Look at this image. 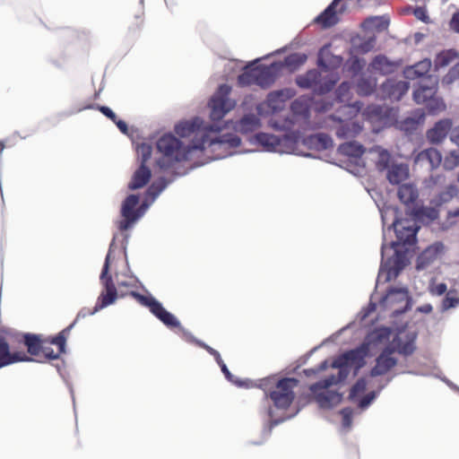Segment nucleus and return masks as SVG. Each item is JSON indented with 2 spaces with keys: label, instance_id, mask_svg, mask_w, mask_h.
Wrapping results in <instances>:
<instances>
[{
  "label": "nucleus",
  "instance_id": "ddd939ff",
  "mask_svg": "<svg viewBox=\"0 0 459 459\" xmlns=\"http://www.w3.org/2000/svg\"><path fill=\"white\" fill-rule=\"evenodd\" d=\"M139 204V196L137 195H129L122 203L121 216L123 220L118 223V229L122 231L131 229L139 220L137 205Z\"/></svg>",
  "mask_w": 459,
  "mask_h": 459
},
{
  "label": "nucleus",
  "instance_id": "9d476101",
  "mask_svg": "<svg viewBox=\"0 0 459 459\" xmlns=\"http://www.w3.org/2000/svg\"><path fill=\"white\" fill-rule=\"evenodd\" d=\"M437 77L429 75L426 82H420L417 89L413 91V100L418 104H426L430 112L435 113L445 108L443 100L436 96L437 89Z\"/></svg>",
  "mask_w": 459,
  "mask_h": 459
},
{
  "label": "nucleus",
  "instance_id": "f03ea898",
  "mask_svg": "<svg viewBox=\"0 0 459 459\" xmlns=\"http://www.w3.org/2000/svg\"><path fill=\"white\" fill-rule=\"evenodd\" d=\"M396 236V240L389 244L384 242L381 247V264L377 278V283L386 282L394 279L403 270L408 263L407 245H413L419 226L413 220H395L392 225Z\"/></svg>",
  "mask_w": 459,
  "mask_h": 459
},
{
  "label": "nucleus",
  "instance_id": "0e129e2a",
  "mask_svg": "<svg viewBox=\"0 0 459 459\" xmlns=\"http://www.w3.org/2000/svg\"><path fill=\"white\" fill-rule=\"evenodd\" d=\"M413 13L417 19H419L422 22H426L427 19H429L426 10L422 7L415 8L413 11Z\"/></svg>",
  "mask_w": 459,
  "mask_h": 459
},
{
  "label": "nucleus",
  "instance_id": "c756f323",
  "mask_svg": "<svg viewBox=\"0 0 459 459\" xmlns=\"http://www.w3.org/2000/svg\"><path fill=\"white\" fill-rule=\"evenodd\" d=\"M260 126V119L255 114L244 116L237 126V130L242 134H248L255 131Z\"/></svg>",
  "mask_w": 459,
  "mask_h": 459
},
{
  "label": "nucleus",
  "instance_id": "2eb2a0df",
  "mask_svg": "<svg viewBox=\"0 0 459 459\" xmlns=\"http://www.w3.org/2000/svg\"><path fill=\"white\" fill-rule=\"evenodd\" d=\"M394 348L386 347L376 359V365L370 370V377H376L387 374L397 364V359L393 357Z\"/></svg>",
  "mask_w": 459,
  "mask_h": 459
},
{
  "label": "nucleus",
  "instance_id": "423d86ee",
  "mask_svg": "<svg viewBox=\"0 0 459 459\" xmlns=\"http://www.w3.org/2000/svg\"><path fill=\"white\" fill-rule=\"evenodd\" d=\"M369 153L375 160L377 170L385 172V178L390 184L399 185L408 178L410 174L408 164L395 160L387 150L376 145L369 149Z\"/></svg>",
  "mask_w": 459,
  "mask_h": 459
},
{
  "label": "nucleus",
  "instance_id": "09e8293b",
  "mask_svg": "<svg viewBox=\"0 0 459 459\" xmlns=\"http://www.w3.org/2000/svg\"><path fill=\"white\" fill-rule=\"evenodd\" d=\"M137 154L140 165H145L152 156V147L148 143H142L137 147Z\"/></svg>",
  "mask_w": 459,
  "mask_h": 459
},
{
  "label": "nucleus",
  "instance_id": "338daca9",
  "mask_svg": "<svg viewBox=\"0 0 459 459\" xmlns=\"http://www.w3.org/2000/svg\"><path fill=\"white\" fill-rule=\"evenodd\" d=\"M327 368H328V361L327 360H324L323 362H321V364L316 368L307 369V370H305V372H306L307 375H308L309 372H312V373L316 374V373H319L321 371L325 370Z\"/></svg>",
  "mask_w": 459,
  "mask_h": 459
},
{
  "label": "nucleus",
  "instance_id": "bb28decb",
  "mask_svg": "<svg viewBox=\"0 0 459 459\" xmlns=\"http://www.w3.org/2000/svg\"><path fill=\"white\" fill-rule=\"evenodd\" d=\"M251 142L263 146L267 152H277L281 141L274 134L259 133L253 137Z\"/></svg>",
  "mask_w": 459,
  "mask_h": 459
},
{
  "label": "nucleus",
  "instance_id": "e433bc0d",
  "mask_svg": "<svg viewBox=\"0 0 459 459\" xmlns=\"http://www.w3.org/2000/svg\"><path fill=\"white\" fill-rule=\"evenodd\" d=\"M24 344L28 349V352L32 356H37L41 351L40 336L34 333H25L23 335Z\"/></svg>",
  "mask_w": 459,
  "mask_h": 459
},
{
  "label": "nucleus",
  "instance_id": "3c124183",
  "mask_svg": "<svg viewBox=\"0 0 459 459\" xmlns=\"http://www.w3.org/2000/svg\"><path fill=\"white\" fill-rule=\"evenodd\" d=\"M367 380L365 377H360L352 385L350 391L349 399L353 400L359 393H362L367 388Z\"/></svg>",
  "mask_w": 459,
  "mask_h": 459
},
{
  "label": "nucleus",
  "instance_id": "dca6fc26",
  "mask_svg": "<svg viewBox=\"0 0 459 459\" xmlns=\"http://www.w3.org/2000/svg\"><path fill=\"white\" fill-rule=\"evenodd\" d=\"M173 179H167L164 177L152 182L145 194V200L137 208L139 219L143 216L145 212L149 209L150 205L156 200L160 193L170 184Z\"/></svg>",
  "mask_w": 459,
  "mask_h": 459
},
{
  "label": "nucleus",
  "instance_id": "864d4df0",
  "mask_svg": "<svg viewBox=\"0 0 459 459\" xmlns=\"http://www.w3.org/2000/svg\"><path fill=\"white\" fill-rule=\"evenodd\" d=\"M416 114L417 117H408L404 119V124L408 125L407 128H414L417 125H419L424 120L425 116L422 111L418 110Z\"/></svg>",
  "mask_w": 459,
  "mask_h": 459
},
{
  "label": "nucleus",
  "instance_id": "4468645a",
  "mask_svg": "<svg viewBox=\"0 0 459 459\" xmlns=\"http://www.w3.org/2000/svg\"><path fill=\"white\" fill-rule=\"evenodd\" d=\"M445 247L441 242H436L426 247L418 256L416 261V269L418 271L427 270L437 259L441 257Z\"/></svg>",
  "mask_w": 459,
  "mask_h": 459
},
{
  "label": "nucleus",
  "instance_id": "412c9836",
  "mask_svg": "<svg viewBox=\"0 0 459 459\" xmlns=\"http://www.w3.org/2000/svg\"><path fill=\"white\" fill-rule=\"evenodd\" d=\"M19 361H35L34 359L19 352L12 353L4 338L0 337V368Z\"/></svg>",
  "mask_w": 459,
  "mask_h": 459
},
{
  "label": "nucleus",
  "instance_id": "f704fd0d",
  "mask_svg": "<svg viewBox=\"0 0 459 459\" xmlns=\"http://www.w3.org/2000/svg\"><path fill=\"white\" fill-rule=\"evenodd\" d=\"M362 25L366 30L382 31L387 29L389 20L385 16H370L364 21Z\"/></svg>",
  "mask_w": 459,
  "mask_h": 459
},
{
  "label": "nucleus",
  "instance_id": "5fc2aeb1",
  "mask_svg": "<svg viewBox=\"0 0 459 459\" xmlns=\"http://www.w3.org/2000/svg\"><path fill=\"white\" fill-rule=\"evenodd\" d=\"M342 417V427L344 429H350L351 426V419L353 415V410L351 408H344L340 411Z\"/></svg>",
  "mask_w": 459,
  "mask_h": 459
},
{
  "label": "nucleus",
  "instance_id": "20e7f679",
  "mask_svg": "<svg viewBox=\"0 0 459 459\" xmlns=\"http://www.w3.org/2000/svg\"><path fill=\"white\" fill-rule=\"evenodd\" d=\"M368 355V344L361 343L359 347L350 350L339 357L332 363V368H338V375H331L326 378L317 381L310 385V391L316 393L344 381L350 374V367H354V375L366 364V357Z\"/></svg>",
  "mask_w": 459,
  "mask_h": 459
},
{
  "label": "nucleus",
  "instance_id": "7c9ffc66",
  "mask_svg": "<svg viewBox=\"0 0 459 459\" xmlns=\"http://www.w3.org/2000/svg\"><path fill=\"white\" fill-rule=\"evenodd\" d=\"M338 152L345 156L359 158L365 152V148L356 141H348L339 145Z\"/></svg>",
  "mask_w": 459,
  "mask_h": 459
},
{
  "label": "nucleus",
  "instance_id": "4d7b16f0",
  "mask_svg": "<svg viewBox=\"0 0 459 459\" xmlns=\"http://www.w3.org/2000/svg\"><path fill=\"white\" fill-rule=\"evenodd\" d=\"M222 373L224 374L225 377L231 383H234L235 385L238 386H242V382L235 380L234 376L230 372L229 368H227L226 364L223 363L220 365Z\"/></svg>",
  "mask_w": 459,
  "mask_h": 459
},
{
  "label": "nucleus",
  "instance_id": "bf43d9fd",
  "mask_svg": "<svg viewBox=\"0 0 459 459\" xmlns=\"http://www.w3.org/2000/svg\"><path fill=\"white\" fill-rule=\"evenodd\" d=\"M366 112L368 115L378 117L381 116L383 108L379 105H370L367 108Z\"/></svg>",
  "mask_w": 459,
  "mask_h": 459
},
{
  "label": "nucleus",
  "instance_id": "37998d69",
  "mask_svg": "<svg viewBox=\"0 0 459 459\" xmlns=\"http://www.w3.org/2000/svg\"><path fill=\"white\" fill-rule=\"evenodd\" d=\"M74 324L75 321L62 332H60L56 336L51 339L50 342L58 346L59 353H64L65 351L66 337L65 336V333H69Z\"/></svg>",
  "mask_w": 459,
  "mask_h": 459
},
{
  "label": "nucleus",
  "instance_id": "7ed1b4c3",
  "mask_svg": "<svg viewBox=\"0 0 459 459\" xmlns=\"http://www.w3.org/2000/svg\"><path fill=\"white\" fill-rule=\"evenodd\" d=\"M197 135L202 138V143L193 145H184L174 135L169 134L162 135L156 143L157 150L161 153V158L157 160L158 166L162 169H167L183 160H192L198 156L205 148V134L200 132Z\"/></svg>",
  "mask_w": 459,
  "mask_h": 459
},
{
  "label": "nucleus",
  "instance_id": "c85d7f7f",
  "mask_svg": "<svg viewBox=\"0 0 459 459\" xmlns=\"http://www.w3.org/2000/svg\"><path fill=\"white\" fill-rule=\"evenodd\" d=\"M415 340V333H407L405 339L399 338L395 342L397 351L403 356H409L412 354L416 349Z\"/></svg>",
  "mask_w": 459,
  "mask_h": 459
},
{
  "label": "nucleus",
  "instance_id": "58836bf2",
  "mask_svg": "<svg viewBox=\"0 0 459 459\" xmlns=\"http://www.w3.org/2000/svg\"><path fill=\"white\" fill-rule=\"evenodd\" d=\"M390 333H391V332H390L389 328H386V327L378 328V329L375 330L374 332L370 333L366 337V340L362 343H368V351H369L370 343L382 342L383 341L388 340Z\"/></svg>",
  "mask_w": 459,
  "mask_h": 459
},
{
  "label": "nucleus",
  "instance_id": "49530a36",
  "mask_svg": "<svg viewBox=\"0 0 459 459\" xmlns=\"http://www.w3.org/2000/svg\"><path fill=\"white\" fill-rule=\"evenodd\" d=\"M459 166V152L451 151L444 159L443 167L446 170H452Z\"/></svg>",
  "mask_w": 459,
  "mask_h": 459
},
{
  "label": "nucleus",
  "instance_id": "2f4dec72",
  "mask_svg": "<svg viewBox=\"0 0 459 459\" xmlns=\"http://www.w3.org/2000/svg\"><path fill=\"white\" fill-rule=\"evenodd\" d=\"M412 213L415 219L426 222L435 221L438 217V211L429 206H415L412 210Z\"/></svg>",
  "mask_w": 459,
  "mask_h": 459
},
{
  "label": "nucleus",
  "instance_id": "5701e85b",
  "mask_svg": "<svg viewBox=\"0 0 459 459\" xmlns=\"http://www.w3.org/2000/svg\"><path fill=\"white\" fill-rule=\"evenodd\" d=\"M451 126L452 123L449 119L439 120L427 132L428 140L432 143L442 142L451 130Z\"/></svg>",
  "mask_w": 459,
  "mask_h": 459
},
{
  "label": "nucleus",
  "instance_id": "c9c22d12",
  "mask_svg": "<svg viewBox=\"0 0 459 459\" xmlns=\"http://www.w3.org/2000/svg\"><path fill=\"white\" fill-rule=\"evenodd\" d=\"M309 143L317 150H326L333 145V140L325 133H316L309 137Z\"/></svg>",
  "mask_w": 459,
  "mask_h": 459
},
{
  "label": "nucleus",
  "instance_id": "f3484780",
  "mask_svg": "<svg viewBox=\"0 0 459 459\" xmlns=\"http://www.w3.org/2000/svg\"><path fill=\"white\" fill-rule=\"evenodd\" d=\"M441 161L442 155L439 151L435 148L425 149L414 157L415 165L427 171H432L438 168Z\"/></svg>",
  "mask_w": 459,
  "mask_h": 459
},
{
  "label": "nucleus",
  "instance_id": "13d9d810",
  "mask_svg": "<svg viewBox=\"0 0 459 459\" xmlns=\"http://www.w3.org/2000/svg\"><path fill=\"white\" fill-rule=\"evenodd\" d=\"M183 333H184V335L186 336V339L187 341H193V342H195L199 346L204 348L210 354H212V351L214 350L213 348L210 347L209 345L204 343L203 342L201 341H197L195 340L187 331H186L185 329H182Z\"/></svg>",
  "mask_w": 459,
  "mask_h": 459
},
{
  "label": "nucleus",
  "instance_id": "0eeeda50",
  "mask_svg": "<svg viewBox=\"0 0 459 459\" xmlns=\"http://www.w3.org/2000/svg\"><path fill=\"white\" fill-rule=\"evenodd\" d=\"M359 109V102H355L353 106L344 105L328 117L327 124L332 126L339 139H352L360 133L361 126L353 119Z\"/></svg>",
  "mask_w": 459,
  "mask_h": 459
},
{
  "label": "nucleus",
  "instance_id": "cd10ccee",
  "mask_svg": "<svg viewBox=\"0 0 459 459\" xmlns=\"http://www.w3.org/2000/svg\"><path fill=\"white\" fill-rule=\"evenodd\" d=\"M316 400L323 409H330L338 404L342 398V394L334 391L316 392Z\"/></svg>",
  "mask_w": 459,
  "mask_h": 459
},
{
  "label": "nucleus",
  "instance_id": "e2e57ef3",
  "mask_svg": "<svg viewBox=\"0 0 459 459\" xmlns=\"http://www.w3.org/2000/svg\"><path fill=\"white\" fill-rule=\"evenodd\" d=\"M99 110L104 115L106 116L107 117H108L109 119H111L113 122H116V118H117V116L116 114L113 112V110L111 108H109L108 107H106V106H100L99 107Z\"/></svg>",
  "mask_w": 459,
  "mask_h": 459
},
{
  "label": "nucleus",
  "instance_id": "aec40b11",
  "mask_svg": "<svg viewBox=\"0 0 459 459\" xmlns=\"http://www.w3.org/2000/svg\"><path fill=\"white\" fill-rule=\"evenodd\" d=\"M432 63L429 58H425L412 65H408L403 70V75L406 80L421 79L420 82H426V78L429 75V72Z\"/></svg>",
  "mask_w": 459,
  "mask_h": 459
},
{
  "label": "nucleus",
  "instance_id": "f257e3e1",
  "mask_svg": "<svg viewBox=\"0 0 459 459\" xmlns=\"http://www.w3.org/2000/svg\"><path fill=\"white\" fill-rule=\"evenodd\" d=\"M231 91V87L228 84H221L218 90L211 97L208 103L210 108V118L212 123L205 122L200 117H195L192 120H186L178 124L175 131L180 137H188L194 134V139L188 145L202 143V138L197 135L200 132L205 134V148L204 151L211 152H220L215 154L212 160L223 159L227 156L233 155L234 152H228L230 149L238 147L240 143V137L236 134H223L221 135H212V134L220 132L221 126L218 122L221 120L227 113L234 108L236 101L231 100L229 95Z\"/></svg>",
  "mask_w": 459,
  "mask_h": 459
},
{
  "label": "nucleus",
  "instance_id": "8fccbe9b",
  "mask_svg": "<svg viewBox=\"0 0 459 459\" xmlns=\"http://www.w3.org/2000/svg\"><path fill=\"white\" fill-rule=\"evenodd\" d=\"M386 385H381L378 388V391H371L368 394H366L362 399L359 402V408L361 410L367 409L370 403L377 398V394Z\"/></svg>",
  "mask_w": 459,
  "mask_h": 459
},
{
  "label": "nucleus",
  "instance_id": "c03bdc74",
  "mask_svg": "<svg viewBox=\"0 0 459 459\" xmlns=\"http://www.w3.org/2000/svg\"><path fill=\"white\" fill-rule=\"evenodd\" d=\"M290 108L296 115L306 117L308 113V104L303 98H299L291 102Z\"/></svg>",
  "mask_w": 459,
  "mask_h": 459
},
{
  "label": "nucleus",
  "instance_id": "4be33fe9",
  "mask_svg": "<svg viewBox=\"0 0 459 459\" xmlns=\"http://www.w3.org/2000/svg\"><path fill=\"white\" fill-rule=\"evenodd\" d=\"M399 200L406 206H417L419 200V190L412 183L402 184L397 191Z\"/></svg>",
  "mask_w": 459,
  "mask_h": 459
},
{
  "label": "nucleus",
  "instance_id": "052dcab7",
  "mask_svg": "<svg viewBox=\"0 0 459 459\" xmlns=\"http://www.w3.org/2000/svg\"><path fill=\"white\" fill-rule=\"evenodd\" d=\"M446 290L447 287L446 283H437L431 287V292L437 296H441L445 293L446 294Z\"/></svg>",
  "mask_w": 459,
  "mask_h": 459
},
{
  "label": "nucleus",
  "instance_id": "6ab92c4d",
  "mask_svg": "<svg viewBox=\"0 0 459 459\" xmlns=\"http://www.w3.org/2000/svg\"><path fill=\"white\" fill-rule=\"evenodd\" d=\"M342 0H333V2L319 14L315 22L320 23L323 28H330L335 25L339 19L337 14L342 13L346 9L345 4H341Z\"/></svg>",
  "mask_w": 459,
  "mask_h": 459
},
{
  "label": "nucleus",
  "instance_id": "680f3d73",
  "mask_svg": "<svg viewBox=\"0 0 459 459\" xmlns=\"http://www.w3.org/2000/svg\"><path fill=\"white\" fill-rule=\"evenodd\" d=\"M290 417H288V418H281V419H275V420H272L271 422H270V425L268 427H265L264 429V434L268 437L270 434H271V431H272V429L274 427V426H277L279 425L280 423L283 422L286 419H290Z\"/></svg>",
  "mask_w": 459,
  "mask_h": 459
},
{
  "label": "nucleus",
  "instance_id": "72a5a7b5",
  "mask_svg": "<svg viewBox=\"0 0 459 459\" xmlns=\"http://www.w3.org/2000/svg\"><path fill=\"white\" fill-rule=\"evenodd\" d=\"M458 58V53L455 49H447L437 55L434 65L436 68H444Z\"/></svg>",
  "mask_w": 459,
  "mask_h": 459
},
{
  "label": "nucleus",
  "instance_id": "de8ad7c7",
  "mask_svg": "<svg viewBox=\"0 0 459 459\" xmlns=\"http://www.w3.org/2000/svg\"><path fill=\"white\" fill-rule=\"evenodd\" d=\"M351 85L347 82H342L337 88L335 94L339 102H346L350 99Z\"/></svg>",
  "mask_w": 459,
  "mask_h": 459
},
{
  "label": "nucleus",
  "instance_id": "774afa93",
  "mask_svg": "<svg viewBox=\"0 0 459 459\" xmlns=\"http://www.w3.org/2000/svg\"><path fill=\"white\" fill-rule=\"evenodd\" d=\"M450 140L459 147V126L451 130Z\"/></svg>",
  "mask_w": 459,
  "mask_h": 459
},
{
  "label": "nucleus",
  "instance_id": "ea45409f",
  "mask_svg": "<svg viewBox=\"0 0 459 459\" xmlns=\"http://www.w3.org/2000/svg\"><path fill=\"white\" fill-rule=\"evenodd\" d=\"M131 295L143 306L149 307L152 313H155V309L159 307L160 302H159L152 296H144L136 291H132Z\"/></svg>",
  "mask_w": 459,
  "mask_h": 459
},
{
  "label": "nucleus",
  "instance_id": "b1692460",
  "mask_svg": "<svg viewBox=\"0 0 459 459\" xmlns=\"http://www.w3.org/2000/svg\"><path fill=\"white\" fill-rule=\"evenodd\" d=\"M370 65L375 72H378L381 74H390L396 71L400 63L392 61L384 55H377L373 58Z\"/></svg>",
  "mask_w": 459,
  "mask_h": 459
},
{
  "label": "nucleus",
  "instance_id": "603ef678",
  "mask_svg": "<svg viewBox=\"0 0 459 459\" xmlns=\"http://www.w3.org/2000/svg\"><path fill=\"white\" fill-rule=\"evenodd\" d=\"M458 193V188L456 186L449 185L446 187V189L439 194V200L442 203H446L450 201L455 195Z\"/></svg>",
  "mask_w": 459,
  "mask_h": 459
},
{
  "label": "nucleus",
  "instance_id": "4c0bfd02",
  "mask_svg": "<svg viewBox=\"0 0 459 459\" xmlns=\"http://www.w3.org/2000/svg\"><path fill=\"white\" fill-rule=\"evenodd\" d=\"M377 82L374 78L362 77L358 81L357 92L361 96H368L375 91Z\"/></svg>",
  "mask_w": 459,
  "mask_h": 459
},
{
  "label": "nucleus",
  "instance_id": "f8f14e48",
  "mask_svg": "<svg viewBox=\"0 0 459 459\" xmlns=\"http://www.w3.org/2000/svg\"><path fill=\"white\" fill-rule=\"evenodd\" d=\"M384 307L393 309L395 316L405 313L411 307V299L406 289H391L381 300Z\"/></svg>",
  "mask_w": 459,
  "mask_h": 459
},
{
  "label": "nucleus",
  "instance_id": "393cba45",
  "mask_svg": "<svg viewBox=\"0 0 459 459\" xmlns=\"http://www.w3.org/2000/svg\"><path fill=\"white\" fill-rule=\"evenodd\" d=\"M294 91L291 89H282L270 92L267 95L268 107L273 110L277 111L281 109L283 103L291 99Z\"/></svg>",
  "mask_w": 459,
  "mask_h": 459
},
{
  "label": "nucleus",
  "instance_id": "39448f33",
  "mask_svg": "<svg viewBox=\"0 0 459 459\" xmlns=\"http://www.w3.org/2000/svg\"><path fill=\"white\" fill-rule=\"evenodd\" d=\"M330 53L326 47L319 50L317 56V65L322 68L325 75L316 69L308 71L303 75H299L296 82L297 84L304 89L312 88L318 94H325L330 91L337 82V76L334 73L329 71Z\"/></svg>",
  "mask_w": 459,
  "mask_h": 459
},
{
  "label": "nucleus",
  "instance_id": "9b49d317",
  "mask_svg": "<svg viewBox=\"0 0 459 459\" xmlns=\"http://www.w3.org/2000/svg\"><path fill=\"white\" fill-rule=\"evenodd\" d=\"M298 384L296 378H282L276 384L275 389L270 392V398L277 409H287L294 400L293 387Z\"/></svg>",
  "mask_w": 459,
  "mask_h": 459
},
{
  "label": "nucleus",
  "instance_id": "473e14b6",
  "mask_svg": "<svg viewBox=\"0 0 459 459\" xmlns=\"http://www.w3.org/2000/svg\"><path fill=\"white\" fill-rule=\"evenodd\" d=\"M157 318H159L167 327H180V322L177 319V317L167 311L162 304L159 306L157 309H155V313H152Z\"/></svg>",
  "mask_w": 459,
  "mask_h": 459
},
{
  "label": "nucleus",
  "instance_id": "a19ab883",
  "mask_svg": "<svg viewBox=\"0 0 459 459\" xmlns=\"http://www.w3.org/2000/svg\"><path fill=\"white\" fill-rule=\"evenodd\" d=\"M307 60V56L302 53H293L287 56L284 61L281 62L282 67L287 66L291 69H296L299 65H303Z\"/></svg>",
  "mask_w": 459,
  "mask_h": 459
},
{
  "label": "nucleus",
  "instance_id": "a211bd4d",
  "mask_svg": "<svg viewBox=\"0 0 459 459\" xmlns=\"http://www.w3.org/2000/svg\"><path fill=\"white\" fill-rule=\"evenodd\" d=\"M409 88L410 84L407 81L387 79L382 83L381 91L383 98L389 99L392 101H399Z\"/></svg>",
  "mask_w": 459,
  "mask_h": 459
},
{
  "label": "nucleus",
  "instance_id": "69168bd1",
  "mask_svg": "<svg viewBox=\"0 0 459 459\" xmlns=\"http://www.w3.org/2000/svg\"><path fill=\"white\" fill-rule=\"evenodd\" d=\"M450 27L453 30L459 33V11L453 14L450 21Z\"/></svg>",
  "mask_w": 459,
  "mask_h": 459
},
{
  "label": "nucleus",
  "instance_id": "6e6d98bb",
  "mask_svg": "<svg viewBox=\"0 0 459 459\" xmlns=\"http://www.w3.org/2000/svg\"><path fill=\"white\" fill-rule=\"evenodd\" d=\"M375 41V37H368L358 46V48L361 53H367L374 48Z\"/></svg>",
  "mask_w": 459,
  "mask_h": 459
},
{
  "label": "nucleus",
  "instance_id": "6e6552de",
  "mask_svg": "<svg viewBox=\"0 0 459 459\" xmlns=\"http://www.w3.org/2000/svg\"><path fill=\"white\" fill-rule=\"evenodd\" d=\"M258 62L255 60L254 63ZM250 64L245 67L244 72L238 75V82L241 86L251 84L258 85L262 88L270 87L280 74L281 62H273L270 65H254Z\"/></svg>",
  "mask_w": 459,
  "mask_h": 459
},
{
  "label": "nucleus",
  "instance_id": "a18cd8bd",
  "mask_svg": "<svg viewBox=\"0 0 459 459\" xmlns=\"http://www.w3.org/2000/svg\"><path fill=\"white\" fill-rule=\"evenodd\" d=\"M459 306V298L454 291H447L445 298L442 300V310H448Z\"/></svg>",
  "mask_w": 459,
  "mask_h": 459
},
{
  "label": "nucleus",
  "instance_id": "1a4fd4ad",
  "mask_svg": "<svg viewBox=\"0 0 459 459\" xmlns=\"http://www.w3.org/2000/svg\"><path fill=\"white\" fill-rule=\"evenodd\" d=\"M115 247V238L111 241L108 248V252L105 258V262L101 270V273L100 276V280L105 288V291H102L99 297V301L94 307L93 310L91 311L90 315H94L100 310L107 307L108 306L113 304L117 299V291L116 286L112 281V277L108 274L109 271V263L111 253Z\"/></svg>",
  "mask_w": 459,
  "mask_h": 459
},
{
  "label": "nucleus",
  "instance_id": "a878e982",
  "mask_svg": "<svg viewBox=\"0 0 459 459\" xmlns=\"http://www.w3.org/2000/svg\"><path fill=\"white\" fill-rule=\"evenodd\" d=\"M152 171L146 165H140L139 168L134 172L132 180L128 184V188L136 190L143 187L150 180Z\"/></svg>",
  "mask_w": 459,
  "mask_h": 459
},
{
  "label": "nucleus",
  "instance_id": "79ce46f5",
  "mask_svg": "<svg viewBox=\"0 0 459 459\" xmlns=\"http://www.w3.org/2000/svg\"><path fill=\"white\" fill-rule=\"evenodd\" d=\"M441 83L446 87H450L455 83H459V62L455 65L442 78Z\"/></svg>",
  "mask_w": 459,
  "mask_h": 459
}]
</instances>
